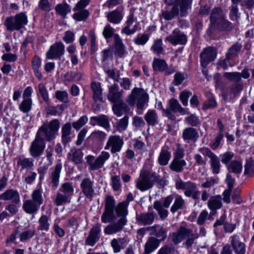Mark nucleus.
<instances>
[{
    "label": "nucleus",
    "instance_id": "obj_1",
    "mask_svg": "<svg viewBox=\"0 0 254 254\" xmlns=\"http://www.w3.org/2000/svg\"><path fill=\"white\" fill-rule=\"evenodd\" d=\"M192 0H165L167 5H172L170 10H163L162 16L166 20H171L180 16L184 17L191 8Z\"/></svg>",
    "mask_w": 254,
    "mask_h": 254
},
{
    "label": "nucleus",
    "instance_id": "obj_2",
    "mask_svg": "<svg viewBox=\"0 0 254 254\" xmlns=\"http://www.w3.org/2000/svg\"><path fill=\"white\" fill-rule=\"evenodd\" d=\"M128 205L127 202H119L116 206V217H119V219L116 222L107 225L104 229V232L106 235H112L121 232L124 226L127 224L126 218L128 214Z\"/></svg>",
    "mask_w": 254,
    "mask_h": 254
},
{
    "label": "nucleus",
    "instance_id": "obj_3",
    "mask_svg": "<svg viewBox=\"0 0 254 254\" xmlns=\"http://www.w3.org/2000/svg\"><path fill=\"white\" fill-rule=\"evenodd\" d=\"M196 237V235L192 234V229L180 226L176 232L169 234V239L174 245H177L186 239L183 245L187 249H190L194 243Z\"/></svg>",
    "mask_w": 254,
    "mask_h": 254
},
{
    "label": "nucleus",
    "instance_id": "obj_4",
    "mask_svg": "<svg viewBox=\"0 0 254 254\" xmlns=\"http://www.w3.org/2000/svg\"><path fill=\"white\" fill-rule=\"evenodd\" d=\"M196 237V235L192 234V229L180 226L176 232L169 234V239L174 245H177L186 239L183 245L187 249H190L194 243Z\"/></svg>",
    "mask_w": 254,
    "mask_h": 254
},
{
    "label": "nucleus",
    "instance_id": "obj_5",
    "mask_svg": "<svg viewBox=\"0 0 254 254\" xmlns=\"http://www.w3.org/2000/svg\"><path fill=\"white\" fill-rule=\"evenodd\" d=\"M160 177L155 173H150L146 170L141 171L136 181V188L141 191L151 189L155 183L160 182Z\"/></svg>",
    "mask_w": 254,
    "mask_h": 254
},
{
    "label": "nucleus",
    "instance_id": "obj_6",
    "mask_svg": "<svg viewBox=\"0 0 254 254\" xmlns=\"http://www.w3.org/2000/svg\"><path fill=\"white\" fill-rule=\"evenodd\" d=\"M149 101V95L142 88L134 87L126 100L128 105L133 106L136 105L137 109H143L145 104Z\"/></svg>",
    "mask_w": 254,
    "mask_h": 254
},
{
    "label": "nucleus",
    "instance_id": "obj_7",
    "mask_svg": "<svg viewBox=\"0 0 254 254\" xmlns=\"http://www.w3.org/2000/svg\"><path fill=\"white\" fill-rule=\"evenodd\" d=\"M60 127L58 119H53L49 123L44 124L38 130L36 135L40 138L51 141L56 138Z\"/></svg>",
    "mask_w": 254,
    "mask_h": 254
},
{
    "label": "nucleus",
    "instance_id": "obj_8",
    "mask_svg": "<svg viewBox=\"0 0 254 254\" xmlns=\"http://www.w3.org/2000/svg\"><path fill=\"white\" fill-rule=\"evenodd\" d=\"M28 23V18L26 14L21 12L13 16L7 17L4 24L9 31H19L23 28Z\"/></svg>",
    "mask_w": 254,
    "mask_h": 254
},
{
    "label": "nucleus",
    "instance_id": "obj_9",
    "mask_svg": "<svg viewBox=\"0 0 254 254\" xmlns=\"http://www.w3.org/2000/svg\"><path fill=\"white\" fill-rule=\"evenodd\" d=\"M175 187L177 190H182L187 197H191L194 199H199L200 192L196 185L191 181L184 182L181 179L175 182Z\"/></svg>",
    "mask_w": 254,
    "mask_h": 254
},
{
    "label": "nucleus",
    "instance_id": "obj_10",
    "mask_svg": "<svg viewBox=\"0 0 254 254\" xmlns=\"http://www.w3.org/2000/svg\"><path fill=\"white\" fill-rule=\"evenodd\" d=\"M105 209L101 219L104 223H107L114 221L116 219L114 210L116 207V201L114 198L110 195H107L105 199Z\"/></svg>",
    "mask_w": 254,
    "mask_h": 254
},
{
    "label": "nucleus",
    "instance_id": "obj_11",
    "mask_svg": "<svg viewBox=\"0 0 254 254\" xmlns=\"http://www.w3.org/2000/svg\"><path fill=\"white\" fill-rule=\"evenodd\" d=\"M110 157V154L109 152L103 151L95 160L94 157L92 155H88L85 159L87 164L89 165V169L97 170L103 166Z\"/></svg>",
    "mask_w": 254,
    "mask_h": 254
},
{
    "label": "nucleus",
    "instance_id": "obj_12",
    "mask_svg": "<svg viewBox=\"0 0 254 254\" xmlns=\"http://www.w3.org/2000/svg\"><path fill=\"white\" fill-rule=\"evenodd\" d=\"M198 151L203 155L207 156L209 159L210 169L213 174H218L220 172L221 164L218 157L207 147H201Z\"/></svg>",
    "mask_w": 254,
    "mask_h": 254
},
{
    "label": "nucleus",
    "instance_id": "obj_13",
    "mask_svg": "<svg viewBox=\"0 0 254 254\" xmlns=\"http://www.w3.org/2000/svg\"><path fill=\"white\" fill-rule=\"evenodd\" d=\"M124 144L123 138L119 135H113L108 137V140L105 146V150L111 148V152L114 154L120 152Z\"/></svg>",
    "mask_w": 254,
    "mask_h": 254
},
{
    "label": "nucleus",
    "instance_id": "obj_14",
    "mask_svg": "<svg viewBox=\"0 0 254 254\" xmlns=\"http://www.w3.org/2000/svg\"><path fill=\"white\" fill-rule=\"evenodd\" d=\"M45 141L36 134L29 148L30 154L34 158L41 156L45 148Z\"/></svg>",
    "mask_w": 254,
    "mask_h": 254
},
{
    "label": "nucleus",
    "instance_id": "obj_15",
    "mask_svg": "<svg viewBox=\"0 0 254 254\" xmlns=\"http://www.w3.org/2000/svg\"><path fill=\"white\" fill-rule=\"evenodd\" d=\"M101 231V224L97 223L90 229L89 235L85 240V244L93 246L99 240Z\"/></svg>",
    "mask_w": 254,
    "mask_h": 254
},
{
    "label": "nucleus",
    "instance_id": "obj_16",
    "mask_svg": "<svg viewBox=\"0 0 254 254\" xmlns=\"http://www.w3.org/2000/svg\"><path fill=\"white\" fill-rule=\"evenodd\" d=\"M166 40L174 45H185L187 42V38L185 34L176 28L173 30L171 35L166 37Z\"/></svg>",
    "mask_w": 254,
    "mask_h": 254
},
{
    "label": "nucleus",
    "instance_id": "obj_17",
    "mask_svg": "<svg viewBox=\"0 0 254 254\" xmlns=\"http://www.w3.org/2000/svg\"><path fill=\"white\" fill-rule=\"evenodd\" d=\"M123 90H119L117 84H114L109 86V92L107 95V99L112 103H119L123 101Z\"/></svg>",
    "mask_w": 254,
    "mask_h": 254
},
{
    "label": "nucleus",
    "instance_id": "obj_18",
    "mask_svg": "<svg viewBox=\"0 0 254 254\" xmlns=\"http://www.w3.org/2000/svg\"><path fill=\"white\" fill-rule=\"evenodd\" d=\"M64 53V46L62 42L56 43L51 46L46 56L49 59L61 58Z\"/></svg>",
    "mask_w": 254,
    "mask_h": 254
},
{
    "label": "nucleus",
    "instance_id": "obj_19",
    "mask_svg": "<svg viewBox=\"0 0 254 254\" xmlns=\"http://www.w3.org/2000/svg\"><path fill=\"white\" fill-rule=\"evenodd\" d=\"M216 56V53L213 48L208 47L204 49L200 55L201 66L206 67L209 63L214 60Z\"/></svg>",
    "mask_w": 254,
    "mask_h": 254
},
{
    "label": "nucleus",
    "instance_id": "obj_20",
    "mask_svg": "<svg viewBox=\"0 0 254 254\" xmlns=\"http://www.w3.org/2000/svg\"><path fill=\"white\" fill-rule=\"evenodd\" d=\"M62 169L61 163H58L52 169L50 175V185L54 190L57 189L59 185L60 177Z\"/></svg>",
    "mask_w": 254,
    "mask_h": 254
},
{
    "label": "nucleus",
    "instance_id": "obj_21",
    "mask_svg": "<svg viewBox=\"0 0 254 254\" xmlns=\"http://www.w3.org/2000/svg\"><path fill=\"white\" fill-rule=\"evenodd\" d=\"M94 183L88 178L83 179L80 184V188L84 195L91 199L94 194Z\"/></svg>",
    "mask_w": 254,
    "mask_h": 254
},
{
    "label": "nucleus",
    "instance_id": "obj_22",
    "mask_svg": "<svg viewBox=\"0 0 254 254\" xmlns=\"http://www.w3.org/2000/svg\"><path fill=\"white\" fill-rule=\"evenodd\" d=\"M34 166V160L32 158L20 156L17 159V167L19 169L21 173L24 170L26 171L31 170Z\"/></svg>",
    "mask_w": 254,
    "mask_h": 254
},
{
    "label": "nucleus",
    "instance_id": "obj_23",
    "mask_svg": "<svg viewBox=\"0 0 254 254\" xmlns=\"http://www.w3.org/2000/svg\"><path fill=\"white\" fill-rule=\"evenodd\" d=\"M147 230L150 231L151 234L155 236L159 242L163 241L167 238V229L160 225H154L147 228Z\"/></svg>",
    "mask_w": 254,
    "mask_h": 254
},
{
    "label": "nucleus",
    "instance_id": "obj_24",
    "mask_svg": "<svg viewBox=\"0 0 254 254\" xmlns=\"http://www.w3.org/2000/svg\"><path fill=\"white\" fill-rule=\"evenodd\" d=\"M0 199L4 201H11L13 203H18L20 201V195L17 190L7 189L0 194Z\"/></svg>",
    "mask_w": 254,
    "mask_h": 254
},
{
    "label": "nucleus",
    "instance_id": "obj_25",
    "mask_svg": "<svg viewBox=\"0 0 254 254\" xmlns=\"http://www.w3.org/2000/svg\"><path fill=\"white\" fill-rule=\"evenodd\" d=\"M129 242V239L127 237L114 238L111 242V246L114 252L118 253L128 245Z\"/></svg>",
    "mask_w": 254,
    "mask_h": 254
},
{
    "label": "nucleus",
    "instance_id": "obj_26",
    "mask_svg": "<svg viewBox=\"0 0 254 254\" xmlns=\"http://www.w3.org/2000/svg\"><path fill=\"white\" fill-rule=\"evenodd\" d=\"M155 219V214L153 212H143L136 214V220L139 224L148 225L151 224Z\"/></svg>",
    "mask_w": 254,
    "mask_h": 254
},
{
    "label": "nucleus",
    "instance_id": "obj_27",
    "mask_svg": "<svg viewBox=\"0 0 254 254\" xmlns=\"http://www.w3.org/2000/svg\"><path fill=\"white\" fill-rule=\"evenodd\" d=\"M171 157L170 148L168 146H164L160 152L158 159V163L161 166L167 165Z\"/></svg>",
    "mask_w": 254,
    "mask_h": 254
},
{
    "label": "nucleus",
    "instance_id": "obj_28",
    "mask_svg": "<svg viewBox=\"0 0 254 254\" xmlns=\"http://www.w3.org/2000/svg\"><path fill=\"white\" fill-rule=\"evenodd\" d=\"M160 242L159 240L155 237H149L144 246L143 254H150L153 252L159 246Z\"/></svg>",
    "mask_w": 254,
    "mask_h": 254
},
{
    "label": "nucleus",
    "instance_id": "obj_29",
    "mask_svg": "<svg viewBox=\"0 0 254 254\" xmlns=\"http://www.w3.org/2000/svg\"><path fill=\"white\" fill-rule=\"evenodd\" d=\"M90 120L92 126L98 124L105 128H108L110 127L109 118L106 115H101L98 116L92 117Z\"/></svg>",
    "mask_w": 254,
    "mask_h": 254
},
{
    "label": "nucleus",
    "instance_id": "obj_30",
    "mask_svg": "<svg viewBox=\"0 0 254 254\" xmlns=\"http://www.w3.org/2000/svg\"><path fill=\"white\" fill-rule=\"evenodd\" d=\"M231 245L237 254H245V245L241 242L237 236L234 235L230 237Z\"/></svg>",
    "mask_w": 254,
    "mask_h": 254
},
{
    "label": "nucleus",
    "instance_id": "obj_31",
    "mask_svg": "<svg viewBox=\"0 0 254 254\" xmlns=\"http://www.w3.org/2000/svg\"><path fill=\"white\" fill-rule=\"evenodd\" d=\"M224 17L225 15L222 9L220 7H215L210 13V23L213 26L218 24V22Z\"/></svg>",
    "mask_w": 254,
    "mask_h": 254
},
{
    "label": "nucleus",
    "instance_id": "obj_32",
    "mask_svg": "<svg viewBox=\"0 0 254 254\" xmlns=\"http://www.w3.org/2000/svg\"><path fill=\"white\" fill-rule=\"evenodd\" d=\"M186 165L187 162L185 160L173 158L169 164V168L173 172L181 173Z\"/></svg>",
    "mask_w": 254,
    "mask_h": 254
},
{
    "label": "nucleus",
    "instance_id": "obj_33",
    "mask_svg": "<svg viewBox=\"0 0 254 254\" xmlns=\"http://www.w3.org/2000/svg\"><path fill=\"white\" fill-rule=\"evenodd\" d=\"M182 136L185 141H195L198 137V133L195 128L189 127L183 130Z\"/></svg>",
    "mask_w": 254,
    "mask_h": 254
},
{
    "label": "nucleus",
    "instance_id": "obj_34",
    "mask_svg": "<svg viewBox=\"0 0 254 254\" xmlns=\"http://www.w3.org/2000/svg\"><path fill=\"white\" fill-rule=\"evenodd\" d=\"M40 205L31 199H27L24 201L22 208L24 211L28 214H34L37 213Z\"/></svg>",
    "mask_w": 254,
    "mask_h": 254
},
{
    "label": "nucleus",
    "instance_id": "obj_35",
    "mask_svg": "<svg viewBox=\"0 0 254 254\" xmlns=\"http://www.w3.org/2000/svg\"><path fill=\"white\" fill-rule=\"evenodd\" d=\"M83 153L79 149H72L67 154V158L76 164H79L82 162Z\"/></svg>",
    "mask_w": 254,
    "mask_h": 254
},
{
    "label": "nucleus",
    "instance_id": "obj_36",
    "mask_svg": "<svg viewBox=\"0 0 254 254\" xmlns=\"http://www.w3.org/2000/svg\"><path fill=\"white\" fill-rule=\"evenodd\" d=\"M106 17L109 22L113 24H118L122 20L123 14L122 12L118 10H115L106 13Z\"/></svg>",
    "mask_w": 254,
    "mask_h": 254
},
{
    "label": "nucleus",
    "instance_id": "obj_37",
    "mask_svg": "<svg viewBox=\"0 0 254 254\" xmlns=\"http://www.w3.org/2000/svg\"><path fill=\"white\" fill-rule=\"evenodd\" d=\"M222 197L219 195L210 197L207 202L208 207L212 211L221 208L222 206Z\"/></svg>",
    "mask_w": 254,
    "mask_h": 254
},
{
    "label": "nucleus",
    "instance_id": "obj_38",
    "mask_svg": "<svg viewBox=\"0 0 254 254\" xmlns=\"http://www.w3.org/2000/svg\"><path fill=\"white\" fill-rule=\"evenodd\" d=\"M71 126L69 123L65 124L62 128V141L64 144L69 142L71 140Z\"/></svg>",
    "mask_w": 254,
    "mask_h": 254
},
{
    "label": "nucleus",
    "instance_id": "obj_39",
    "mask_svg": "<svg viewBox=\"0 0 254 254\" xmlns=\"http://www.w3.org/2000/svg\"><path fill=\"white\" fill-rule=\"evenodd\" d=\"M115 53L120 57H123L126 54V49L122 40L118 34L115 35Z\"/></svg>",
    "mask_w": 254,
    "mask_h": 254
},
{
    "label": "nucleus",
    "instance_id": "obj_40",
    "mask_svg": "<svg viewBox=\"0 0 254 254\" xmlns=\"http://www.w3.org/2000/svg\"><path fill=\"white\" fill-rule=\"evenodd\" d=\"M73 10L75 11L73 15V18L76 21H85L89 17V12L87 9L83 8H76L75 6Z\"/></svg>",
    "mask_w": 254,
    "mask_h": 254
},
{
    "label": "nucleus",
    "instance_id": "obj_41",
    "mask_svg": "<svg viewBox=\"0 0 254 254\" xmlns=\"http://www.w3.org/2000/svg\"><path fill=\"white\" fill-rule=\"evenodd\" d=\"M91 87L93 92V98L94 101H103L102 89L99 82H92Z\"/></svg>",
    "mask_w": 254,
    "mask_h": 254
},
{
    "label": "nucleus",
    "instance_id": "obj_42",
    "mask_svg": "<svg viewBox=\"0 0 254 254\" xmlns=\"http://www.w3.org/2000/svg\"><path fill=\"white\" fill-rule=\"evenodd\" d=\"M158 116L154 110H149L144 115V119L149 126H154L158 123Z\"/></svg>",
    "mask_w": 254,
    "mask_h": 254
},
{
    "label": "nucleus",
    "instance_id": "obj_43",
    "mask_svg": "<svg viewBox=\"0 0 254 254\" xmlns=\"http://www.w3.org/2000/svg\"><path fill=\"white\" fill-rule=\"evenodd\" d=\"M170 110L174 112H178L182 115H188L189 112L187 109L181 107L178 101L176 99H171L169 102Z\"/></svg>",
    "mask_w": 254,
    "mask_h": 254
},
{
    "label": "nucleus",
    "instance_id": "obj_44",
    "mask_svg": "<svg viewBox=\"0 0 254 254\" xmlns=\"http://www.w3.org/2000/svg\"><path fill=\"white\" fill-rule=\"evenodd\" d=\"M107 134L101 130H95L91 133L90 137L93 142L102 143L106 139Z\"/></svg>",
    "mask_w": 254,
    "mask_h": 254
},
{
    "label": "nucleus",
    "instance_id": "obj_45",
    "mask_svg": "<svg viewBox=\"0 0 254 254\" xmlns=\"http://www.w3.org/2000/svg\"><path fill=\"white\" fill-rule=\"evenodd\" d=\"M153 68L155 71H164L168 67L166 61L163 59L154 58L152 63Z\"/></svg>",
    "mask_w": 254,
    "mask_h": 254
},
{
    "label": "nucleus",
    "instance_id": "obj_46",
    "mask_svg": "<svg viewBox=\"0 0 254 254\" xmlns=\"http://www.w3.org/2000/svg\"><path fill=\"white\" fill-rule=\"evenodd\" d=\"M71 198L58 191L54 203L57 206L64 205L70 202Z\"/></svg>",
    "mask_w": 254,
    "mask_h": 254
},
{
    "label": "nucleus",
    "instance_id": "obj_47",
    "mask_svg": "<svg viewBox=\"0 0 254 254\" xmlns=\"http://www.w3.org/2000/svg\"><path fill=\"white\" fill-rule=\"evenodd\" d=\"M58 191L71 198L73 194L74 189L70 183L67 182L63 184Z\"/></svg>",
    "mask_w": 254,
    "mask_h": 254
},
{
    "label": "nucleus",
    "instance_id": "obj_48",
    "mask_svg": "<svg viewBox=\"0 0 254 254\" xmlns=\"http://www.w3.org/2000/svg\"><path fill=\"white\" fill-rule=\"evenodd\" d=\"M113 110L114 113L118 117H120L123 114V112L126 111L127 105L122 101L119 103H114Z\"/></svg>",
    "mask_w": 254,
    "mask_h": 254
},
{
    "label": "nucleus",
    "instance_id": "obj_49",
    "mask_svg": "<svg viewBox=\"0 0 254 254\" xmlns=\"http://www.w3.org/2000/svg\"><path fill=\"white\" fill-rule=\"evenodd\" d=\"M41 59L38 56H35L32 62V68L34 70L35 75L39 80H41L42 78V74L39 70V68L41 66Z\"/></svg>",
    "mask_w": 254,
    "mask_h": 254
},
{
    "label": "nucleus",
    "instance_id": "obj_50",
    "mask_svg": "<svg viewBox=\"0 0 254 254\" xmlns=\"http://www.w3.org/2000/svg\"><path fill=\"white\" fill-rule=\"evenodd\" d=\"M242 48V45L236 43L233 45L228 50L226 53L227 56V59H231L232 58L235 57L237 56L238 54L240 52Z\"/></svg>",
    "mask_w": 254,
    "mask_h": 254
},
{
    "label": "nucleus",
    "instance_id": "obj_51",
    "mask_svg": "<svg viewBox=\"0 0 254 254\" xmlns=\"http://www.w3.org/2000/svg\"><path fill=\"white\" fill-rule=\"evenodd\" d=\"M224 76L229 81L234 83L242 82L241 81V75L239 72H226L224 73Z\"/></svg>",
    "mask_w": 254,
    "mask_h": 254
},
{
    "label": "nucleus",
    "instance_id": "obj_52",
    "mask_svg": "<svg viewBox=\"0 0 254 254\" xmlns=\"http://www.w3.org/2000/svg\"><path fill=\"white\" fill-rule=\"evenodd\" d=\"M185 204V200L180 195H178L175 199L173 205L171 207V211L174 213L178 210L182 209Z\"/></svg>",
    "mask_w": 254,
    "mask_h": 254
},
{
    "label": "nucleus",
    "instance_id": "obj_53",
    "mask_svg": "<svg viewBox=\"0 0 254 254\" xmlns=\"http://www.w3.org/2000/svg\"><path fill=\"white\" fill-rule=\"evenodd\" d=\"M82 77V74L78 72L70 71L67 72L64 75V78L67 81L76 82L79 81Z\"/></svg>",
    "mask_w": 254,
    "mask_h": 254
},
{
    "label": "nucleus",
    "instance_id": "obj_54",
    "mask_svg": "<svg viewBox=\"0 0 254 254\" xmlns=\"http://www.w3.org/2000/svg\"><path fill=\"white\" fill-rule=\"evenodd\" d=\"M129 117L128 116H124L122 119L119 120L116 125V129L119 132L125 130L128 124Z\"/></svg>",
    "mask_w": 254,
    "mask_h": 254
},
{
    "label": "nucleus",
    "instance_id": "obj_55",
    "mask_svg": "<svg viewBox=\"0 0 254 254\" xmlns=\"http://www.w3.org/2000/svg\"><path fill=\"white\" fill-rule=\"evenodd\" d=\"M227 167L230 171L235 174H240L242 170V163L237 160L232 161Z\"/></svg>",
    "mask_w": 254,
    "mask_h": 254
},
{
    "label": "nucleus",
    "instance_id": "obj_56",
    "mask_svg": "<svg viewBox=\"0 0 254 254\" xmlns=\"http://www.w3.org/2000/svg\"><path fill=\"white\" fill-rule=\"evenodd\" d=\"M244 87V84L243 82L234 83L229 87L230 93L232 94L234 97H236L243 89Z\"/></svg>",
    "mask_w": 254,
    "mask_h": 254
},
{
    "label": "nucleus",
    "instance_id": "obj_57",
    "mask_svg": "<svg viewBox=\"0 0 254 254\" xmlns=\"http://www.w3.org/2000/svg\"><path fill=\"white\" fill-rule=\"evenodd\" d=\"M238 3L232 2L229 7V16L232 20H237L239 18Z\"/></svg>",
    "mask_w": 254,
    "mask_h": 254
},
{
    "label": "nucleus",
    "instance_id": "obj_58",
    "mask_svg": "<svg viewBox=\"0 0 254 254\" xmlns=\"http://www.w3.org/2000/svg\"><path fill=\"white\" fill-rule=\"evenodd\" d=\"M37 176L36 172L29 170L26 171L25 175L22 176V178L25 183L31 185L35 181Z\"/></svg>",
    "mask_w": 254,
    "mask_h": 254
},
{
    "label": "nucleus",
    "instance_id": "obj_59",
    "mask_svg": "<svg viewBox=\"0 0 254 254\" xmlns=\"http://www.w3.org/2000/svg\"><path fill=\"white\" fill-rule=\"evenodd\" d=\"M154 208L158 212L159 216L161 219H165L168 216V212L166 209L163 208L162 204L158 201H156L153 204Z\"/></svg>",
    "mask_w": 254,
    "mask_h": 254
},
{
    "label": "nucleus",
    "instance_id": "obj_60",
    "mask_svg": "<svg viewBox=\"0 0 254 254\" xmlns=\"http://www.w3.org/2000/svg\"><path fill=\"white\" fill-rule=\"evenodd\" d=\"M31 200L34 201V202L40 206L43 202L41 188H39L34 190L31 194Z\"/></svg>",
    "mask_w": 254,
    "mask_h": 254
},
{
    "label": "nucleus",
    "instance_id": "obj_61",
    "mask_svg": "<svg viewBox=\"0 0 254 254\" xmlns=\"http://www.w3.org/2000/svg\"><path fill=\"white\" fill-rule=\"evenodd\" d=\"M32 104L31 98L24 99L19 105V108L23 113H27L31 109Z\"/></svg>",
    "mask_w": 254,
    "mask_h": 254
},
{
    "label": "nucleus",
    "instance_id": "obj_62",
    "mask_svg": "<svg viewBox=\"0 0 254 254\" xmlns=\"http://www.w3.org/2000/svg\"><path fill=\"white\" fill-rule=\"evenodd\" d=\"M149 38V35L147 34H139L134 39L133 42L136 45L143 46L148 41Z\"/></svg>",
    "mask_w": 254,
    "mask_h": 254
},
{
    "label": "nucleus",
    "instance_id": "obj_63",
    "mask_svg": "<svg viewBox=\"0 0 254 254\" xmlns=\"http://www.w3.org/2000/svg\"><path fill=\"white\" fill-rule=\"evenodd\" d=\"M39 229L42 231H48L49 228V218L47 215H43L39 220Z\"/></svg>",
    "mask_w": 254,
    "mask_h": 254
},
{
    "label": "nucleus",
    "instance_id": "obj_64",
    "mask_svg": "<svg viewBox=\"0 0 254 254\" xmlns=\"http://www.w3.org/2000/svg\"><path fill=\"white\" fill-rule=\"evenodd\" d=\"M56 11L60 15L62 16H65L70 11V6L66 4H59L56 6Z\"/></svg>",
    "mask_w": 254,
    "mask_h": 254
}]
</instances>
